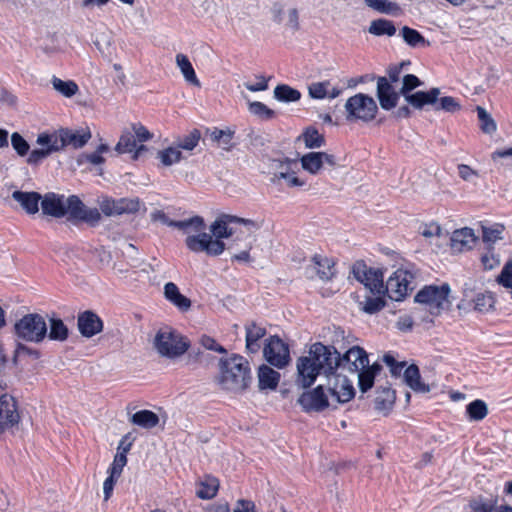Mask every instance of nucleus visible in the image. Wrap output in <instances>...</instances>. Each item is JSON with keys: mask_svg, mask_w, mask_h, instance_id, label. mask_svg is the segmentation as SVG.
Segmentation results:
<instances>
[{"mask_svg": "<svg viewBox=\"0 0 512 512\" xmlns=\"http://www.w3.org/2000/svg\"><path fill=\"white\" fill-rule=\"evenodd\" d=\"M339 352L330 346L316 342L310 346L307 355L296 361L295 382L302 388L310 387L321 373L325 376L337 371Z\"/></svg>", "mask_w": 512, "mask_h": 512, "instance_id": "f257e3e1", "label": "nucleus"}, {"mask_svg": "<svg viewBox=\"0 0 512 512\" xmlns=\"http://www.w3.org/2000/svg\"><path fill=\"white\" fill-rule=\"evenodd\" d=\"M168 225L187 235L186 246L193 252H205L210 256H217L225 250L223 241L213 239L212 235L206 233L205 222L200 216L182 221H170Z\"/></svg>", "mask_w": 512, "mask_h": 512, "instance_id": "f03ea898", "label": "nucleus"}, {"mask_svg": "<svg viewBox=\"0 0 512 512\" xmlns=\"http://www.w3.org/2000/svg\"><path fill=\"white\" fill-rule=\"evenodd\" d=\"M250 382L249 363L243 357L233 355L220 360L217 384L222 390L234 394L241 393L248 388Z\"/></svg>", "mask_w": 512, "mask_h": 512, "instance_id": "7ed1b4c3", "label": "nucleus"}, {"mask_svg": "<svg viewBox=\"0 0 512 512\" xmlns=\"http://www.w3.org/2000/svg\"><path fill=\"white\" fill-rule=\"evenodd\" d=\"M450 287L448 284L440 286L429 285L422 288L415 295V302L431 317H436L450 309Z\"/></svg>", "mask_w": 512, "mask_h": 512, "instance_id": "20e7f679", "label": "nucleus"}, {"mask_svg": "<svg viewBox=\"0 0 512 512\" xmlns=\"http://www.w3.org/2000/svg\"><path fill=\"white\" fill-rule=\"evenodd\" d=\"M153 347L162 358L175 361L189 349L188 339L171 328L160 329L153 340Z\"/></svg>", "mask_w": 512, "mask_h": 512, "instance_id": "39448f33", "label": "nucleus"}, {"mask_svg": "<svg viewBox=\"0 0 512 512\" xmlns=\"http://www.w3.org/2000/svg\"><path fill=\"white\" fill-rule=\"evenodd\" d=\"M262 227V221L246 219L234 215L223 214L219 216L210 226V232L222 241V238H230L237 233H254Z\"/></svg>", "mask_w": 512, "mask_h": 512, "instance_id": "423d86ee", "label": "nucleus"}, {"mask_svg": "<svg viewBox=\"0 0 512 512\" xmlns=\"http://www.w3.org/2000/svg\"><path fill=\"white\" fill-rule=\"evenodd\" d=\"M13 332L18 340L40 343L47 337V322L37 313H29L14 323Z\"/></svg>", "mask_w": 512, "mask_h": 512, "instance_id": "0eeeda50", "label": "nucleus"}, {"mask_svg": "<svg viewBox=\"0 0 512 512\" xmlns=\"http://www.w3.org/2000/svg\"><path fill=\"white\" fill-rule=\"evenodd\" d=\"M345 117L348 122L368 123L375 119L378 106L373 97L357 93L346 100Z\"/></svg>", "mask_w": 512, "mask_h": 512, "instance_id": "6e6552de", "label": "nucleus"}, {"mask_svg": "<svg viewBox=\"0 0 512 512\" xmlns=\"http://www.w3.org/2000/svg\"><path fill=\"white\" fill-rule=\"evenodd\" d=\"M272 173L271 181L275 184L284 183L289 188H298L306 185V179L300 172V164L295 159H274L270 163Z\"/></svg>", "mask_w": 512, "mask_h": 512, "instance_id": "1a4fd4ad", "label": "nucleus"}, {"mask_svg": "<svg viewBox=\"0 0 512 512\" xmlns=\"http://www.w3.org/2000/svg\"><path fill=\"white\" fill-rule=\"evenodd\" d=\"M422 84L420 79L413 75L407 74L402 79V86L400 88V94L404 96L407 103H409L413 108L421 110L426 105L435 104L437 98L440 95V90L438 88H432L429 91H417L415 93H411V91Z\"/></svg>", "mask_w": 512, "mask_h": 512, "instance_id": "9d476101", "label": "nucleus"}, {"mask_svg": "<svg viewBox=\"0 0 512 512\" xmlns=\"http://www.w3.org/2000/svg\"><path fill=\"white\" fill-rule=\"evenodd\" d=\"M300 167L311 175H318L326 170H333L338 166L335 155L327 152H309L299 160Z\"/></svg>", "mask_w": 512, "mask_h": 512, "instance_id": "9b49d317", "label": "nucleus"}, {"mask_svg": "<svg viewBox=\"0 0 512 512\" xmlns=\"http://www.w3.org/2000/svg\"><path fill=\"white\" fill-rule=\"evenodd\" d=\"M413 279L412 273L398 269L387 279L386 285H384V293L390 299L400 301L412 290Z\"/></svg>", "mask_w": 512, "mask_h": 512, "instance_id": "f8f14e48", "label": "nucleus"}, {"mask_svg": "<svg viewBox=\"0 0 512 512\" xmlns=\"http://www.w3.org/2000/svg\"><path fill=\"white\" fill-rule=\"evenodd\" d=\"M100 211L108 217L125 213H135L140 209V201L137 198L113 199L103 196L98 200Z\"/></svg>", "mask_w": 512, "mask_h": 512, "instance_id": "ddd939ff", "label": "nucleus"}, {"mask_svg": "<svg viewBox=\"0 0 512 512\" xmlns=\"http://www.w3.org/2000/svg\"><path fill=\"white\" fill-rule=\"evenodd\" d=\"M326 377L328 379V391L332 400L336 403H346L354 397L355 389L352 382L345 375L334 371L333 374Z\"/></svg>", "mask_w": 512, "mask_h": 512, "instance_id": "4468645a", "label": "nucleus"}, {"mask_svg": "<svg viewBox=\"0 0 512 512\" xmlns=\"http://www.w3.org/2000/svg\"><path fill=\"white\" fill-rule=\"evenodd\" d=\"M265 359L277 368H284L290 362L288 346L277 336L268 339L263 349Z\"/></svg>", "mask_w": 512, "mask_h": 512, "instance_id": "2eb2a0df", "label": "nucleus"}, {"mask_svg": "<svg viewBox=\"0 0 512 512\" xmlns=\"http://www.w3.org/2000/svg\"><path fill=\"white\" fill-rule=\"evenodd\" d=\"M353 274L370 293H384L383 273L379 269L358 264L353 268Z\"/></svg>", "mask_w": 512, "mask_h": 512, "instance_id": "dca6fc26", "label": "nucleus"}, {"mask_svg": "<svg viewBox=\"0 0 512 512\" xmlns=\"http://www.w3.org/2000/svg\"><path fill=\"white\" fill-rule=\"evenodd\" d=\"M337 362V369L340 368L341 370H347L356 374L369 364V358L363 348L360 346H352L343 356L339 355Z\"/></svg>", "mask_w": 512, "mask_h": 512, "instance_id": "f3484780", "label": "nucleus"}, {"mask_svg": "<svg viewBox=\"0 0 512 512\" xmlns=\"http://www.w3.org/2000/svg\"><path fill=\"white\" fill-rule=\"evenodd\" d=\"M20 415L16 401L12 396L3 394L0 396V434L17 425Z\"/></svg>", "mask_w": 512, "mask_h": 512, "instance_id": "a211bd4d", "label": "nucleus"}, {"mask_svg": "<svg viewBox=\"0 0 512 512\" xmlns=\"http://www.w3.org/2000/svg\"><path fill=\"white\" fill-rule=\"evenodd\" d=\"M298 403L307 412H320L330 405L329 399L324 393L322 385L302 393L298 399Z\"/></svg>", "mask_w": 512, "mask_h": 512, "instance_id": "6ab92c4d", "label": "nucleus"}, {"mask_svg": "<svg viewBox=\"0 0 512 512\" xmlns=\"http://www.w3.org/2000/svg\"><path fill=\"white\" fill-rule=\"evenodd\" d=\"M77 326L83 337L91 338L103 330V322L93 311L87 310L77 317Z\"/></svg>", "mask_w": 512, "mask_h": 512, "instance_id": "aec40b11", "label": "nucleus"}, {"mask_svg": "<svg viewBox=\"0 0 512 512\" xmlns=\"http://www.w3.org/2000/svg\"><path fill=\"white\" fill-rule=\"evenodd\" d=\"M399 94L391 84L389 79L386 77H379L377 81V97L379 99L380 106L384 110H391L396 107Z\"/></svg>", "mask_w": 512, "mask_h": 512, "instance_id": "412c9836", "label": "nucleus"}, {"mask_svg": "<svg viewBox=\"0 0 512 512\" xmlns=\"http://www.w3.org/2000/svg\"><path fill=\"white\" fill-rule=\"evenodd\" d=\"M42 213L54 218L65 216V197L56 193H46L41 201Z\"/></svg>", "mask_w": 512, "mask_h": 512, "instance_id": "4be33fe9", "label": "nucleus"}, {"mask_svg": "<svg viewBox=\"0 0 512 512\" xmlns=\"http://www.w3.org/2000/svg\"><path fill=\"white\" fill-rule=\"evenodd\" d=\"M12 198L15 200L27 214L34 215L39 211L42 196L34 191H14Z\"/></svg>", "mask_w": 512, "mask_h": 512, "instance_id": "5701e85b", "label": "nucleus"}, {"mask_svg": "<svg viewBox=\"0 0 512 512\" xmlns=\"http://www.w3.org/2000/svg\"><path fill=\"white\" fill-rule=\"evenodd\" d=\"M309 269L323 281L330 280L335 274L333 261L321 254L311 258Z\"/></svg>", "mask_w": 512, "mask_h": 512, "instance_id": "b1692460", "label": "nucleus"}, {"mask_svg": "<svg viewBox=\"0 0 512 512\" xmlns=\"http://www.w3.org/2000/svg\"><path fill=\"white\" fill-rule=\"evenodd\" d=\"M146 150L147 148L143 144L137 146L136 139L130 131H124L115 146V151L119 154L133 153V160H137L140 154Z\"/></svg>", "mask_w": 512, "mask_h": 512, "instance_id": "393cba45", "label": "nucleus"}, {"mask_svg": "<svg viewBox=\"0 0 512 512\" xmlns=\"http://www.w3.org/2000/svg\"><path fill=\"white\" fill-rule=\"evenodd\" d=\"M476 239L473 229L465 227L453 232L451 237V247L454 251L463 252L471 249L475 244Z\"/></svg>", "mask_w": 512, "mask_h": 512, "instance_id": "a878e982", "label": "nucleus"}, {"mask_svg": "<svg viewBox=\"0 0 512 512\" xmlns=\"http://www.w3.org/2000/svg\"><path fill=\"white\" fill-rule=\"evenodd\" d=\"M396 400L395 391L390 387H378L374 400L375 409L384 416H387L393 408Z\"/></svg>", "mask_w": 512, "mask_h": 512, "instance_id": "bb28decb", "label": "nucleus"}, {"mask_svg": "<svg viewBox=\"0 0 512 512\" xmlns=\"http://www.w3.org/2000/svg\"><path fill=\"white\" fill-rule=\"evenodd\" d=\"M309 96L313 99L337 98L342 90L339 87L332 86L329 80L313 82L308 86Z\"/></svg>", "mask_w": 512, "mask_h": 512, "instance_id": "cd10ccee", "label": "nucleus"}, {"mask_svg": "<svg viewBox=\"0 0 512 512\" xmlns=\"http://www.w3.org/2000/svg\"><path fill=\"white\" fill-rule=\"evenodd\" d=\"M246 348L251 353L260 350V340L266 335V328L256 322H249L245 325Z\"/></svg>", "mask_w": 512, "mask_h": 512, "instance_id": "c85d7f7f", "label": "nucleus"}, {"mask_svg": "<svg viewBox=\"0 0 512 512\" xmlns=\"http://www.w3.org/2000/svg\"><path fill=\"white\" fill-rule=\"evenodd\" d=\"M164 296L181 311H188L191 307L189 298L180 293L179 288L173 282H168L164 286Z\"/></svg>", "mask_w": 512, "mask_h": 512, "instance_id": "c756f323", "label": "nucleus"}, {"mask_svg": "<svg viewBox=\"0 0 512 512\" xmlns=\"http://www.w3.org/2000/svg\"><path fill=\"white\" fill-rule=\"evenodd\" d=\"M64 147L72 146L74 148L83 147L91 138V132L88 129L70 130L61 129Z\"/></svg>", "mask_w": 512, "mask_h": 512, "instance_id": "7c9ffc66", "label": "nucleus"}, {"mask_svg": "<svg viewBox=\"0 0 512 512\" xmlns=\"http://www.w3.org/2000/svg\"><path fill=\"white\" fill-rule=\"evenodd\" d=\"M36 143L45 148L50 154L62 150L64 144L61 129L53 133H40L37 136Z\"/></svg>", "mask_w": 512, "mask_h": 512, "instance_id": "2f4dec72", "label": "nucleus"}, {"mask_svg": "<svg viewBox=\"0 0 512 512\" xmlns=\"http://www.w3.org/2000/svg\"><path fill=\"white\" fill-rule=\"evenodd\" d=\"M382 367L378 363H373L372 365H367L363 370L357 372L358 377V385L359 389L362 393L370 390L374 384V380L378 373L381 371Z\"/></svg>", "mask_w": 512, "mask_h": 512, "instance_id": "473e14b6", "label": "nucleus"}, {"mask_svg": "<svg viewBox=\"0 0 512 512\" xmlns=\"http://www.w3.org/2000/svg\"><path fill=\"white\" fill-rule=\"evenodd\" d=\"M404 381L415 392L428 393L430 391V386L421 380L419 368L414 364L405 369Z\"/></svg>", "mask_w": 512, "mask_h": 512, "instance_id": "72a5a7b5", "label": "nucleus"}, {"mask_svg": "<svg viewBox=\"0 0 512 512\" xmlns=\"http://www.w3.org/2000/svg\"><path fill=\"white\" fill-rule=\"evenodd\" d=\"M280 374L267 365H261L258 369V386L260 390H274L278 386Z\"/></svg>", "mask_w": 512, "mask_h": 512, "instance_id": "f704fd0d", "label": "nucleus"}, {"mask_svg": "<svg viewBox=\"0 0 512 512\" xmlns=\"http://www.w3.org/2000/svg\"><path fill=\"white\" fill-rule=\"evenodd\" d=\"M197 487L196 495L198 498L211 500L217 495L220 483L215 477L205 476L198 482Z\"/></svg>", "mask_w": 512, "mask_h": 512, "instance_id": "c9c22d12", "label": "nucleus"}, {"mask_svg": "<svg viewBox=\"0 0 512 512\" xmlns=\"http://www.w3.org/2000/svg\"><path fill=\"white\" fill-rule=\"evenodd\" d=\"M156 158L163 167L167 168L179 163L183 159V154L182 151L179 150V147L173 144L159 150L156 154Z\"/></svg>", "mask_w": 512, "mask_h": 512, "instance_id": "e433bc0d", "label": "nucleus"}, {"mask_svg": "<svg viewBox=\"0 0 512 512\" xmlns=\"http://www.w3.org/2000/svg\"><path fill=\"white\" fill-rule=\"evenodd\" d=\"M298 141L303 142L307 149L321 148L325 145L324 136L314 127L306 128L298 137Z\"/></svg>", "mask_w": 512, "mask_h": 512, "instance_id": "4c0bfd02", "label": "nucleus"}, {"mask_svg": "<svg viewBox=\"0 0 512 512\" xmlns=\"http://www.w3.org/2000/svg\"><path fill=\"white\" fill-rule=\"evenodd\" d=\"M130 421L139 427L151 429L158 425L159 417L153 411L140 410L131 416Z\"/></svg>", "mask_w": 512, "mask_h": 512, "instance_id": "58836bf2", "label": "nucleus"}, {"mask_svg": "<svg viewBox=\"0 0 512 512\" xmlns=\"http://www.w3.org/2000/svg\"><path fill=\"white\" fill-rule=\"evenodd\" d=\"M69 336L68 327L60 318L51 317L49 319V331L47 337L53 341L64 342Z\"/></svg>", "mask_w": 512, "mask_h": 512, "instance_id": "ea45409f", "label": "nucleus"}, {"mask_svg": "<svg viewBox=\"0 0 512 512\" xmlns=\"http://www.w3.org/2000/svg\"><path fill=\"white\" fill-rule=\"evenodd\" d=\"M176 64L180 69L185 80L191 85L200 86V81L196 76L195 70L189 60V58L184 54L176 55Z\"/></svg>", "mask_w": 512, "mask_h": 512, "instance_id": "a19ab883", "label": "nucleus"}, {"mask_svg": "<svg viewBox=\"0 0 512 512\" xmlns=\"http://www.w3.org/2000/svg\"><path fill=\"white\" fill-rule=\"evenodd\" d=\"M475 111L477 113L480 130L484 134H494L497 130V124L491 114L482 106H476Z\"/></svg>", "mask_w": 512, "mask_h": 512, "instance_id": "79ce46f5", "label": "nucleus"}, {"mask_svg": "<svg viewBox=\"0 0 512 512\" xmlns=\"http://www.w3.org/2000/svg\"><path fill=\"white\" fill-rule=\"evenodd\" d=\"M384 294L371 293L370 296H365L364 300L360 302L362 310L368 314L379 312L385 306Z\"/></svg>", "mask_w": 512, "mask_h": 512, "instance_id": "37998d69", "label": "nucleus"}, {"mask_svg": "<svg viewBox=\"0 0 512 512\" xmlns=\"http://www.w3.org/2000/svg\"><path fill=\"white\" fill-rule=\"evenodd\" d=\"M496 299L491 292L478 293L473 299L474 310L480 313H487L493 311L495 308Z\"/></svg>", "mask_w": 512, "mask_h": 512, "instance_id": "c03bdc74", "label": "nucleus"}, {"mask_svg": "<svg viewBox=\"0 0 512 512\" xmlns=\"http://www.w3.org/2000/svg\"><path fill=\"white\" fill-rule=\"evenodd\" d=\"M466 414L470 421H481L488 415V406L483 400L476 399L467 405Z\"/></svg>", "mask_w": 512, "mask_h": 512, "instance_id": "a18cd8bd", "label": "nucleus"}, {"mask_svg": "<svg viewBox=\"0 0 512 512\" xmlns=\"http://www.w3.org/2000/svg\"><path fill=\"white\" fill-rule=\"evenodd\" d=\"M51 84L58 93L64 97L71 98L79 91L78 85L72 80H62L56 76L51 79Z\"/></svg>", "mask_w": 512, "mask_h": 512, "instance_id": "49530a36", "label": "nucleus"}, {"mask_svg": "<svg viewBox=\"0 0 512 512\" xmlns=\"http://www.w3.org/2000/svg\"><path fill=\"white\" fill-rule=\"evenodd\" d=\"M368 31L370 34L376 36H393L396 33V28L392 21L387 19H378L371 22Z\"/></svg>", "mask_w": 512, "mask_h": 512, "instance_id": "de8ad7c7", "label": "nucleus"}, {"mask_svg": "<svg viewBox=\"0 0 512 512\" xmlns=\"http://www.w3.org/2000/svg\"><path fill=\"white\" fill-rule=\"evenodd\" d=\"M503 231L504 226L500 224L482 226V240L487 244V248H491L492 244L502 239Z\"/></svg>", "mask_w": 512, "mask_h": 512, "instance_id": "09e8293b", "label": "nucleus"}, {"mask_svg": "<svg viewBox=\"0 0 512 512\" xmlns=\"http://www.w3.org/2000/svg\"><path fill=\"white\" fill-rule=\"evenodd\" d=\"M274 97L282 102H295L301 97V93L285 84L278 85L274 89Z\"/></svg>", "mask_w": 512, "mask_h": 512, "instance_id": "8fccbe9b", "label": "nucleus"}, {"mask_svg": "<svg viewBox=\"0 0 512 512\" xmlns=\"http://www.w3.org/2000/svg\"><path fill=\"white\" fill-rule=\"evenodd\" d=\"M401 36L403 40L411 47L427 46L429 42L415 29L404 26L401 29Z\"/></svg>", "mask_w": 512, "mask_h": 512, "instance_id": "3c124183", "label": "nucleus"}, {"mask_svg": "<svg viewBox=\"0 0 512 512\" xmlns=\"http://www.w3.org/2000/svg\"><path fill=\"white\" fill-rule=\"evenodd\" d=\"M233 131L227 129V130H221V129H214L211 132V140L217 144L218 147L229 150L232 146V139H233Z\"/></svg>", "mask_w": 512, "mask_h": 512, "instance_id": "603ef678", "label": "nucleus"}, {"mask_svg": "<svg viewBox=\"0 0 512 512\" xmlns=\"http://www.w3.org/2000/svg\"><path fill=\"white\" fill-rule=\"evenodd\" d=\"M248 111L261 120H271L275 117V111L259 101H248Z\"/></svg>", "mask_w": 512, "mask_h": 512, "instance_id": "864d4df0", "label": "nucleus"}, {"mask_svg": "<svg viewBox=\"0 0 512 512\" xmlns=\"http://www.w3.org/2000/svg\"><path fill=\"white\" fill-rule=\"evenodd\" d=\"M85 205L77 196L65 198V215L69 214L70 218L80 220Z\"/></svg>", "mask_w": 512, "mask_h": 512, "instance_id": "5fc2aeb1", "label": "nucleus"}, {"mask_svg": "<svg viewBox=\"0 0 512 512\" xmlns=\"http://www.w3.org/2000/svg\"><path fill=\"white\" fill-rule=\"evenodd\" d=\"M108 150L109 146L107 144H100L94 152L80 155L78 163L83 164L85 162H89L93 165H100L105 161L102 154L106 153Z\"/></svg>", "mask_w": 512, "mask_h": 512, "instance_id": "6e6d98bb", "label": "nucleus"}, {"mask_svg": "<svg viewBox=\"0 0 512 512\" xmlns=\"http://www.w3.org/2000/svg\"><path fill=\"white\" fill-rule=\"evenodd\" d=\"M200 137V132L193 130L184 137L177 139L174 145L179 147V150L192 151L198 145Z\"/></svg>", "mask_w": 512, "mask_h": 512, "instance_id": "4d7b16f0", "label": "nucleus"}, {"mask_svg": "<svg viewBox=\"0 0 512 512\" xmlns=\"http://www.w3.org/2000/svg\"><path fill=\"white\" fill-rule=\"evenodd\" d=\"M435 105V110H443L449 113H455L461 109L460 103L451 96H445L437 100Z\"/></svg>", "mask_w": 512, "mask_h": 512, "instance_id": "13d9d810", "label": "nucleus"}, {"mask_svg": "<svg viewBox=\"0 0 512 512\" xmlns=\"http://www.w3.org/2000/svg\"><path fill=\"white\" fill-rule=\"evenodd\" d=\"M497 283L512 293V260H509L497 276Z\"/></svg>", "mask_w": 512, "mask_h": 512, "instance_id": "bf43d9fd", "label": "nucleus"}, {"mask_svg": "<svg viewBox=\"0 0 512 512\" xmlns=\"http://www.w3.org/2000/svg\"><path fill=\"white\" fill-rule=\"evenodd\" d=\"M496 504V500L479 497L471 501L470 507L473 512H494Z\"/></svg>", "mask_w": 512, "mask_h": 512, "instance_id": "052dcab7", "label": "nucleus"}, {"mask_svg": "<svg viewBox=\"0 0 512 512\" xmlns=\"http://www.w3.org/2000/svg\"><path fill=\"white\" fill-rule=\"evenodd\" d=\"M11 145L19 156L27 155L30 148L28 142L18 132L12 133Z\"/></svg>", "mask_w": 512, "mask_h": 512, "instance_id": "680f3d73", "label": "nucleus"}, {"mask_svg": "<svg viewBox=\"0 0 512 512\" xmlns=\"http://www.w3.org/2000/svg\"><path fill=\"white\" fill-rule=\"evenodd\" d=\"M419 232L426 239H432L442 235V229L436 222H430L421 225Z\"/></svg>", "mask_w": 512, "mask_h": 512, "instance_id": "e2e57ef3", "label": "nucleus"}, {"mask_svg": "<svg viewBox=\"0 0 512 512\" xmlns=\"http://www.w3.org/2000/svg\"><path fill=\"white\" fill-rule=\"evenodd\" d=\"M481 262L485 269L492 270L499 266L500 257L491 248H487V252L481 257Z\"/></svg>", "mask_w": 512, "mask_h": 512, "instance_id": "0e129e2a", "label": "nucleus"}, {"mask_svg": "<svg viewBox=\"0 0 512 512\" xmlns=\"http://www.w3.org/2000/svg\"><path fill=\"white\" fill-rule=\"evenodd\" d=\"M126 464H127V456L123 455V453H116L113 463H112L111 467L109 468V471H108L109 474L119 478L122 473V470L126 466Z\"/></svg>", "mask_w": 512, "mask_h": 512, "instance_id": "69168bd1", "label": "nucleus"}, {"mask_svg": "<svg viewBox=\"0 0 512 512\" xmlns=\"http://www.w3.org/2000/svg\"><path fill=\"white\" fill-rule=\"evenodd\" d=\"M457 171L459 177L466 182L473 183L479 177V174L476 170L465 164L458 165Z\"/></svg>", "mask_w": 512, "mask_h": 512, "instance_id": "338daca9", "label": "nucleus"}, {"mask_svg": "<svg viewBox=\"0 0 512 512\" xmlns=\"http://www.w3.org/2000/svg\"><path fill=\"white\" fill-rule=\"evenodd\" d=\"M94 44L101 53H106L112 45V37L109 33H100L94 40Z\"/></svg>", "mask_w": 512, "mask_h": 512, "instance_id": "774afa93", "label": "nucleus"}]
</instances>
